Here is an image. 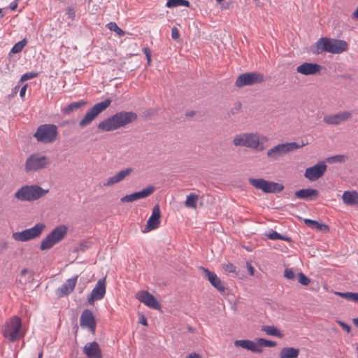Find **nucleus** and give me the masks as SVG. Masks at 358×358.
Returning a JSON list of instances; mask_svg holds the SVG:
<instances>
[{"mask_svg":"<svg viewBox=\"0 0 358 358\" xmlns=\"http://www.w3.org/2000/svg\"><path fill=\"white\" fill-rule=\"evenodd\" d=\"M42 357H43V352H40L38 353V358H42Z\"/></svg>","mask_w":358,"mask_h":358,"instance_id":"0e129e2a","label":"nucleus"},{"mask_svg":"<svg viewBox=\"0 0 358 358\" xmlns=\"http://www.w3.org/2000/svg\"><path fill=\"white\" fill-rule=\"evenodd\" d=\"M136 299L141 303L155 310L161 308L160 303L156 298L147 291H140L136 294Z\"/></svg>","mask_w":358,"mask_h":358,"instance_id":"a211bd4d","label":"nucleus"},{"mask_svg":"<svg viewBox=\"0 0 358 358\" xmlns=\"http://www.w3.org/2000/svg\"><path fill=\"white\" fill-rule=\"evenodd\" d=\"M257 345L259 346L260 348H262V346L272 348L276 346V343L264 338H259L257 340Z\"/></svg>","mask_w":358,"mask_h":358,"instance_id":"a19ab883","label":"nucleus"},{"mask_svg":"<svg viewBox=\"0 0 358 358\" xmlns=\"http://www.w3.org/2000/svg\"><path fill=\"white\" fill-rule=\"evenodd\" d=\"M241 108V103L238 102V103H236L235 104L234 109H235L236 110H237V111L240 110Z\"/></svg>","mask_w":358,"mask_h":358,"instance_id":"13d9d810","label":"nucleus"},{"mask_svg":"<svg viewBox=\"0 0 358 358\" xmlns=\"http://www.w3.org/2000/svg\"><path fill=\"white\" fill-rule=\"evenodd\" d=\"M284 276L289 279V280H294L295 279V274L292 269L291 268H286L284 272Z\"/></svg>","mask_w":358,"mask_h":358,"instance_id":"c03bdc74","label":"nucleus"},{"mask_svg":"<svg viewBox=\"0 0 358 358\" xmlns=\"http://www.w3.org/2000/svg\"><path fill=\"white\" fill-rule=\"evenodd\" d=\"M305 224L313 229H317L320 231H325L329 229V227L327 224L323 223H320L315 220H313L310 219L304 220Z\"/></svg>","mask_w":358,"mask_h":358,"instance_id":"7c9ffc66","label":"nucleus"},{"mask_svg":"<svg viewBox=\"0 0 358 358\" xmlns=\"http://www.w3.org/2000/svg\"><path fill=\"white\" fill-rule=\"evenodd\" d=\"M1 12H2V9H1V8H0V14L1 13Z\"/></svg>","mask_w":358,"mask_h":358,"instance_id":"338daca9","label":"nucleus"},{"mask_svg":"<svg viewBox=\"0 0 358 358\" xmlns=\"http://www.w3.org/2000/svg\"><path fill=\"white\" fill-rule=\"evenodd\" d=\"M27 85H24L21 90H20V96L21 97H23L25 94V92H26V90H27Z\"/></svg>","mask_w":358,"mask_h":358,"instance_id":"5fc2aeb1","label":"nucleus"},{"mask_svg":"<svg viewBox=\"0 0 358 358\" xmlns=\"http://www.w3.org/2000/svg\"><path fill=\"white\" fill-rule=\"evenodd\" d=\"M262 330L268 335L276 336L278 338L282 337V334L274 326H263Z\"/></svg>","mask_w":358,"mask_h":358,"instance_id":"473e14b6","label":"nucleus"},{"mask_svg":"<svg viewBox=\"0 0 358 358\" xmlns=\"http://www.w3.org/2000/svg\"><path fill=\"white\" fill-rule=\"evenodd\" d=\"M45 225L43 223H38L33 227L27 229L22 231L15 232L12 237L17 241L25 242L38 238L44 230Z\"/></svg>","mask_w":358,"mask_h":358,"instance_id":"1a4fd4ad","label":"nucleus"},{"mask_svg":"<svg viewBox=\"0 0 358 358\" xmlns=\"http://www.w3.org/2000/svg\"><path fill=\"white\" fill-rule=\"evenodd\" d=\"M77 279L78 275L68 279L66 282L58 289V296L61 297L72 292L76 285Z\"/></svg>","mask_w":358,"mask_h":358,"instance_id":"b1692460","label":"nucleus"},{"mask_svg":"<svg viewBox=\"0 0 358 358\" xmlns=\"http://www.w3.org/2000/svg\"><path fill=\"white\" fill-rule=\"evenodd\" d=\"M171 37L173 40H178L180 38L179 30L176 27L171 29Z\"/></svg>","mask_w":358,"mask_h":358,"instance_id":"49530a36","label":"nucleus"},{"mask_svg":"<svg viewBox=\"0 0 358 358\" xmlns=\"http://www.w3.org/2000/svg\"><path fill=\"white\" fill-rule=\"evenodd\" d=\"M247 267H248V271H249L250 274L251 275H254V272H255V268L250 264H247Z\"/></svg>","mask_w":358,"mask_h":358,"instance_id":"6e6d98bb","label":"nucleus"},{"mask_svg":"<svg viewBox=\"0 0 358 358\" xmlns=\"http://www.w3.org/2000/svg\"><path fill=\"white\" fill-rule=\"evenodd\" d=\"M137 118L138 115L134 112L120 111L99 122L97 127L102 131H111L124 127Z\"/></svg>","mask_w":358,"mask_h":358,"instance_id":"f257e3e1","label":"nucleus"},{"mask_svg":"<svg viewBox=\"0 0 358 358\" xmlns=\"http://www.w3.org/2000/svg\"><path fill=\"white\" fill-rule=\"evenodd\" d=\"M67 234V227L60 225L54 229L44 239L42 240L40 245L41 250H46L52 248L55 244L61 241Z\"/></svg>","mask_w":358,"mask_h":358,"instance_id":"423d86ee","label":"nucleus"},{"mask_svg":"<svg viewBox=\"0 0 358 358\" xmlns=\"http://www.w3.org/2000/svg\"><path fill=\"white\" fill-rule=\"evenodd\" d=\"M357 351H358V347H357Z\"/></svg>","mask_w":358,"mask_h":358,"instance_id":"774afa93","label":"nucleus"},{"mask_svg":"<svg viewBox=\"0 0 358 358\" xmlns=\"http://www.w3.org/2000/svg\"><path fill=\"white\" fill-rule=\"evenodd\" d=\"M353 324L357 327H358V317L357 318H354L353 320Z\"/></svg>","mask_w":358,"mask_h":358,"instance_id":"052dcab7","label":"nucleus"},{"mask_svg":"<svg viewBox=\"0 0 358 358\" xmlns=\"http://www.w3.org/2000/svg\"><path fill=\"white\" fill-rule=\"evenodd\" d=\"M298 280L303 285H308L310 282V279L303 273H298Z\"/></svg>","mask_w":358,"mask_h":358,"instance_id":"79ce46f5","label":"nucleus"},{"mask_svg":"<svg viewBox=\"0 0 358 358\" xmlns=\"http://www.w3.org/2000/svg\"><path fill=\"white\" fill-rule=\"evenodd\" d=\"M233 145L236 147H245L248 148V132L235 135L233 138Z\"/></svg>","mask_w":358,"mask_h":358,"instance_id":"c85d7f7f","label":"nucleus"},{"mask_svg":"<svg viewBox=\"0 0 358 358\" xmlns=\"http://www.w3.org/2000/svg\"><path fill=\"white\" fill-rule=\"evenodd\" d=\"M3 336L10 342H15L24 336L22 321L17 316H13L2 327Z\"/></svg>","mask_w":358,"mask_h":358,"instance_id":"f03ea898","label":"nucleus"},{"mask_svg":"<svg viewBox=\"0 0 358 358\" xmlns=\"http://www.w3.org/2000/svg\"><path fill=\"white\" fill-rule=\"evenodd\" d=\"M89 243L85 241V242H82L80 245H79V248H78V250H82V251H84L86 248H87L89 247Z\"/></svg>","mask_w":358,"mask_h":358,"instance_id":"3c124183","label":"nucleus"},{"mask_svg":"<svg viewBox=\"0 0 358 358\" xmlns=\"http://www.w3.org/2000/svg\"><path fill=\"white\" fill-rule=\"evenodd\" d=\"M348 159V157L343 155H338L328 157L326 160L329 163H343Z\"/></svg>","mask_w":358,"mask_h":358,"instance_id":"58836bf2","label":"nucleus"},{"mask_svg":"<svg viewBox=\"0 0 358 358\" xmlns=\"http://www.w3.org/2000/svg\"><path fill=\"white\" fill-rule=\"evenodd\" d=\"M343 202L348 206L358 204V192L355 190L345 191L342 195Z\"/></svg>","mask_w":358,"mask_h":358,"instance_id":"cd10ccee","label":"nucleus"},{"mask_svg":"<svg viewBox=\"0 0 358 358\" xmlns=\"http://www.w3.org/2000/svg\"><path fill=\"white\" fill-rule=\"evenodd\" d=\"M28 272V270L27 268H24L23 269L22 271H21V275H24L27 273Z\"/></svg>","mask_w":358,"mask_h":358,"instance_id":"680f3d73","label":"nucleus"},{"mask_svg":"<svg viewBox=\"0 0 358 358\" xmlns=\"http://www.w3.org/2000/svg\"><path fill=\"white\" fill-rule=\"evenodd\" d=\"M249 183L257 189H261L264 193H276L280 192L284 189V186L278 182L268 181L264 178L248 179Z\"/></svg>","mask_w":358,"mask_h":358,"instance_id":"6e6552de","label":"nucleus"},{"mask_svg":"<svg viewBox=\"0 0 358 358\" xmlns=\"http://www.w3.org/2000/svg\"><path fill=\"white\" fill-rule=\"evenodd\" d=\"M17 6V2H15V1H13V2H12V3H10V10H15L16 9Z\"/></svg>","mask_w":358,"mask_h":358,"instance_id":"4d7b16f0","label":"nucleus"},{"mask_svg":"<svg viewBox=\"0 0 358 358\" xmlns=\"http://www.w3.org/2000/svg\"><path fill=\"white\" fill-rule=\"evenodd\" d=\"M264 81V76L262 73L253 71L245 73L240 75L236 80V85L238 87L253 85Z\"/></svg>","mask_w":358,"mask_h":358,"instance_id":"9b49d317","label":"nucleus"},{"mask_svg":"<svg viewBox=\"0 0 358 358\" xmlns=\"http://www.w3.org/2000/svg\"><path fill=\"white\" fill-rule=\"evenodd\" d=\"M66 15L69 16V18L73 20L76 16V12L73 8L69 7L66 10Z\"/></svg>","mask_w":358,"mask_h":358,"instance_id":"de8ad7c7","label":"nucleus"},{"mask_svg":"<svg viewBox=\"0 0 358 358\" xmlns=\"http://www.w3.org/2000/svg\"><path fill=\"white\" fill-rule=\"evenodd\" d=\"M186 358H201V355L197 353H191L189 354Z\"/></svg>","mask_w":358,"mask_h":358,"instance_id":"864d4df0","label":"nucleus"},{"mask_svg":"<svg viewBox=\"0 0 358 358\" xmlns=\"http://www.w3.org/2000/svg\"><path fill=\"white\" fill-rule=\"evenodd\" d=\"M8 248V243L7 242H4L2 245V248L3 249H6Z\"/></svg>","mask_w":358,"mask_h":358,"instance_id":"e2e57ef3","label":"nucleus"},{"mask_svg":"<svg viewBox=\"0 0 358 358\" xmlns=\"http://www.w3.org/2000/svg\"><path fill=\"white\" fill-rule=\"evenodd\" d=\"M161 211L158 205H156L152 208L151 216L149 217L145 231H149L156 229L160 224Z\"/></svg>","mask_w":358,"mask_h":358,"instance_id":"412c9836","label":"nucleus"},{"mask_svg":"<svg viewBox=\"0 0 358 358\" xmlns=\"http://www.w3.org/2000/svg\"><path fill=\"white\" fill-rule=\"evenodd\" d=\"M203 271L205 276L208 278L211 285L216 288L218 291L223 292L224 290V287L221 281V280L217 277V275L210 271L208 269L202 268Z\"/></svg>","mask_w":358,"mask_h":358,"instance_id":"393cba45","label":"nucleus"},{"mask_svg":"<svg viewBox=\"0 0 358 358\" xmlns=\"http://www.w3.org/2000/svg\"><path fill=\"white\" fill-rule=\"evenodd\" d=\"M234 345L250 350L252 352L260 353L262 352V349L257 345V343H255L250 340H236L234 341Z\"/></svg>","mask_w":358,"mask_h":358,"instance_id":"a878e982","label":"nucleus"},{"mask_svg":"<svg viewBox=\"0 0 358 358\" xmlns=\"http://www.w3.org/2000/svg\"><path fill=\"white\" fill-rule=\"evenodd\" d=\"M58 135L57 127L52 124H45L39 126L34 136L38 142L43 143H52Z\"/></svg>","mask_w":358,"mask_h":358,"instance_id":"0eeeda50","label":"nucleus"},{"mask_svg":"<svg viewBox=\"0 0 358 358\" xmlns=\"http://www.w3.org/2000/svg\"><path fill=\"white\" fill-rule=\"evenodd\" d=\"M48 164V159L45 156L31 155L25 162L26 172L36 171L43 169Z\"/></svg>","mask_w":358,"mask_h":358,"instance_id":"f8f14e48","label":"nucleus"},{"mask_svg":"<svg viewBox=\"0 0 358 358\" xmlns=\"http://www.w3.org/2000/svg\"><path fill=\"white\" fill-rule=\"evenodd\" d=\"M85 102L84 101H78V102H73L69 104L66 107H65L63 109V113L64 114H69L70 113L78 110L82 106L85 105Z\"/></svg>","mask_w":358,"mask_h":358,"instance_id":"c9c22d12","label":"nucleus"},{"mask_svg":"<svg viewBox=\"0 0 358 358\" xmlns=\"http://www.w3.org/2000/svg\"><path fill=\"white\" fill-rule=\"evenodd\" d=\"M299 349L292 347H286L281 349L280 358H296L299 355Z\"/></svg>","mask_w":358,"mask_h":358,"instance_id":"c756f323","label":"nucleus"},{"mask_svg":"<svg viewBox=\"0 0 358 358\" xmlns=\"http://www.w3.org/2000/svg\"><path fill=\"white\" fill-rule=\"evenodd\" d=\"M335 294L342 298L345 299L348 301L358 303V292H336Z\"/></svg>","mask_w":358,"mask_h":358,"instance_id":"2f4dec72","label":"nucleus"},{"mask_svg":"<svg viewBox=\"0 0 358 358\" xmlns=\"http://www.w3.org/2000/svg\"><path fill=\"white\" fill-rule=\"evenodd\" d=\"M27 41L26 38L22 39V41L16 43L13 47L12 48L10 52L11 53H19L20 52L24 47L26 45Z\"/></svg>","mask_w":358,"mask_h":358,"instance_id":"4c0bfd02","label":"nucleus"},{"mask_svg":"<svg viewBox=\"0 0 358 358\" xmlns=\"http://www.w3.org/2000/svg\"><path fill=\"white\" fill-rule=\"evenodd\" d=\"M199 196L197 194L191 193L187 196L185 205L187 208H196V203Z\"/></svg>","mask_w":358,"mask_h":358,"instance_id":"72a5a7b5","label":"nucleus"},{"mask_svg":"<svg viewBox=\"0 0 358 358\" xmlns=\"http://www.w3.org/2000/svg\"><path fill=\"white\" fill-rule=\"evenodd\" d=\"M304 145V143L300 145L296 142L279 143L267 150L266 157L271 161L280 160L286 155L302 148Z\"/></svg>","mask_w":358,"mask_h":358,"instance_id":"20e7f679","label":"nucleus"},{"mask_svg":"<svg viewBox=\"0 0 358 358\" xmlns=\"http://www.w3.org/2000/svg\"><path fill=\"white\" fill-rule=\"evenodd\" d=\"M224 268L225 271H227L228 273H236V266L231 263H228V264H225L224 266Z\"/></svg>","mask_w":358,"mask_h":358,"instance_id":"a18cd8bd","label":"nucleus"},{"mask_svg":"<svg viewBox=\"0 0 358 358\" xmlns=\"http://www.w3.org/2000/svg\"><path fill=\"white\" fill-rule=\"evenodd\" d=\"M134 172V169L132 168H127L125 169L121 170L115 175L109 177L106 181L103 183L104 187H110L117 183H119L123 181L127 177L130 176Z\"/></svg>","mask_w":358,"mask_h":358,"instance_id":"aec40b11","label":"nucleus"},{"mask_svg":"<svg viewBox=\"0 0 358 358\" xmlns=\"http://www.w3.org/2000/svg\"><path fill=\"white\" fill-rule=\"evenodd\" d=\"M266 236L268 237V238L271 239V240H284L285 241H287V242H291L292 240L288 236H282L280 234H278V232H276L275 231H273V230H271V231H269L268 234H266Z\"/></svg>","mask_w":358,"mask_h":358,"instance_id":"e433bc0d","label":"nucleus"},{"mask_svg":"<svg viewBox=\"0 0 358 358\" xmlns=\"http://www.w3.org/2000/svg\"><path fill=\"white\" fill-rule=\"evenodd\" d=\"M352 113L350 111H342L336 114L325 115L323 121L329 125H338L341 123L350 120L352 117Z\"/></svg>","mask_w":358,"mask_h":358,"instance_id":"f3484780","label":"nucleus"},{"mask_svg":"<svg viewBox=\"0 0 358 358\" xmlns=\"http://www.w3.org/2000/svg\"><path fill=\"white\" fill-rule=\"evenodd\" d=\"M106 294V280L105 278L99 279L95 287L92 289L90 295L87 298L90 304L93 305L94 301L102 299Z\"/></svg>","mask_w":358,"mask_h":358,"instance_id":"dca6fc26","label":"nucleus"},{"mask_svg":"<svg viewBox=\"0 0 358 358\" xmlns=\"http://www.w3.org/2000/svg\"><path fill=\"white\" fill-rule=\"evenodd\" d=\"M337 323L343 328V330L346 331L348 333L350 331L351 327L350 325L340 320H338Z\"/></svg>","mask_w":358,"mask_h":358,"instance_id":"09e8293b","label":"nucleus"},{"mask_svg":"<svg viewBox=\"0 0 358 358\" xmlns=\"http://www.w3.org/2000/svg\"><path fill=\"white\" fill-rule=\"evenodd\" d=\"M38 76V73L27 72L23 74L20 78V81L24 82L29 79L34 78Z\"/></svg>","mask_w":358,"mask_h":358,"instance_id":"37998d69","label":"nucleus"},{"mask_svg":"<svg viewBox=\"0 0 358 358\" xmlns=\"http://www.w3.org/2000/svg\"><path fill=\"white\" fill-rule=\"evenodd\" d=\"M83 353L87 358H102L101 348L96 341L86 343L83 348Z\"/></svg>","mask_w":358,"mask_h":358,"instance_id":"5701e85b","label":"nucleus"},{"mask_svg":"<svg viewBox=\"0 0 358 358\" xmlns=\"http://www.w3.org/2000/svg\"><path fill=\"white\" fill-rule=\"evenodd\" d=\"M111 103L110 99H105L103 101L96 103L85 114L84 117L80 121L79 126L82 128L89 125L101 112L105 110Z\"/></svg>","mask_w":358,"mask_h":358,"instance_id":"9d476101","label":"nucleus"},{"mask_svg":"<svg viewBox=\"0 0 358 358\" xmlns=\"http://www.w3.org/2000/svg\"><path fill=\"white\" fill-rule=\"evenodd\" d=\"M107 27L113 31L117 33V34L120 36H123L124 35V31L120 28L115 22H110L107 24Z\"/></svg>","mask_w":358,"mask_h":358,"instance_id":"ea45409f","label":"nucleus"},{"mask_svg":"<svg viewBox=\"0 0 358 358\" xmlns=\"http://www.w3.org/2000/svg\"><path fill=\"white\" fill-rule=\"evenodd\" d=\"M317 53L322 52L332 54H341L348 50V44L346 41L339 39L320 38L315 43Z\"/></svg>","mask_w":358,"mask_h":358,"instance_id":"7ed1b4c3","label":"nucleus"},{"mask_svg":"<svg viewBox=\"0 0 358 358\" xmlns=\"http://www.w3.org/2000/svg\"><path fill=\"white\" fill-rule=\"evenodd\" d=\"M294 194L295 196L298 199L305 200H313L318 196L319 192L317 189L312 188L301 189L298 191H296Z\"/></svg>","mask_w":358,"mask_h":358,"instance_id":"bb28decb","label":"nucleus"},{"mask_svg":"<svg viewBox=\"0 0 358 358\" xmlns=\"http://www.w3.org/2000/svg\"><path fill=\"white\" fill-rule=\"evenodd\" d=\"M80 325L83 329H88L93 334L95 333L96 322L90 310L85 309L83 311L80 318Z\"/></svg>","mask_w":358,"mask_h":358,"instance_id":"2eb2a0df","label":"nucleus"},{"mask_svg":"<svg viewBox=\"0 0 358 358\" xmlns=\"http://www.w3.org/2000/svg\"><path fill=\"white\" fill-rule=\"evenodd\" d=\"M143 52L146 56V59L148 60V63L150 64L151 61V54H150V50L148 48H143Z\"/></svg>","mask_w":358,"mask_h":358,"instance_id":"8fccbe9b","label":"nucleus"},{"mask_svg":"<svg viewBox=\"0 0 358 358\" xmlns=\"http://www.w3.org/2000/svg\"><path fill=\"white\" fill-rule=\"evenodd\" d=\"M155 191V187L152 185H150L147 187L146 188H144L141 191L136 192L134 193H132L131 194H127L124 196H122L120 199V201L122 203H126V202H133L134 201L145 198L150 194L153 193Z\"/></svg>","mask_w":358,"mask_h":358,"instance_id":"6ab92c4d","label":"nucleus"},{"mask_svg":"<svg viewBox=\"0 0 358 358\" xmlns=\"http://www.w3.org/2000/svg\"><path fill=\"white\" fill-rule=\"evenodd\" d=\"M189 2L187 0H168L166 2V7L174 8L178 6L189 7Z\"/></svg>","mask_w":358,"mask_h":358,"instance_id":"f704fd0d","label":"nucleus"},{"mask_svg":"<svg viewBox=\"0 0 358 358\" xmlns=\"http://www.w3.org/2000/svg\"><path fill=\"white\" fill-rule=\"evenodd\" d=\"M327 168V166L324 162H319L315 165L306 169L304 177L310 181H315L324 176Z\"/></svg>","mask_w":358,"mask_h":358,"instance_id":"4468645a","label":"nucleus"},{"mask_svg":"<svg viewBox=\"0 0 358 358\" xmlns=\"http://www.w3.org/2000/svg\"><path fill=\"white\" fill-rule=\"evenodd\" d=\"M218 3H221L222 1H223L224 0H216Z\"/></svg>","mask_w":358,"mask_h":358,"instance_id":"69168bd1","label":"nucleus"},{"mask_svg":"<svg viewBox=\"0 0 358 358\" xmlns=\"http://www.w3.org/2000/svg\"><path fill=\"white\" fill-rule=\"evenodd\" d=\"M268 141L266 136L258 132H248V148L256 152H262L265 150V143Z\"/></svg>","mask_w":358,"mask_h":358,"instance_id":"ddd939ff","label":"nucleus"},{"mask_svg":"<svg viewBox=\"0 0 358 358\" xmlns=\"http://www.w3.org/2000/svg\"><path fill=\"white\" fill-rule=\"evenodd\" d=\"M322 66L315 63L304 62L297 66L296 71L305 76L315 75L320 73Z\"/></svg>","mask_w":358,"mask_h":358,"instance_id":"4be33fe9","label":"nucleus"},{"mask_svg":"<svg viewBox=\"0 0 358 358\" xmlns=\"http://www.w3.org/2000/svg\"><path fill=\"white\" fill-rule=\"evenodd\" d=\"M48 192V189H43L37 185L22 186L15 193V197L20 201H36Z\"/></svg>","mask_w":358,"mask_h":358,"instance_id":"39448f33","label":"nucleus"},{"mask_svg":"<svg viewBox=\"0 0 358 358\" xmlns=\"http://www.w3.org/2000/svg\"><path fill=\"white\" fill-rule=\"evenodd\" d=\"M353 17L358 19V8L357 10L353 13Z\"/></svg>","mask_w":358,"mask_h":358,"instance_id":"bf43d9fd","label":"nucleus"},{"mask_svg":"<svg viewBox=\"0 0 358 358\" xmlns=\"http://www.w3.org/2000/svg\"><path fill=\"white\" fill-rule=\"evenodd\" d=\"M138 322H139V323L142 324L144 326H148L147 319L145 318V317L143 315H141V317H139Z\"/></svg>","mask_w":358,"mask_h":358,"instance_id":"603ef678","label":"nucleus"}]
</instances>
